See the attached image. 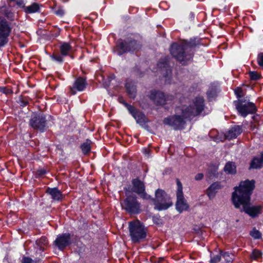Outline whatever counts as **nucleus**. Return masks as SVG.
I'll return each instance as SVG.
<instances>
[{"label": "nucleus", "instance_id": "obj_45", "mask_svg": "<svg viewBox=\"0 0 263 263\" xmlns=\"http://www.w3.org/2000/svg\"><path fill=\"white\" fill-rule=\"evenodd\" d=\"M16 4L20 7H24V1L23 0H17L16 2Z\"/></svg>", "mask_w": 263, "mask_h": 263}, {"label": "nucleus", "instance_id": "obj_8", "mask_svg": "<svg viewBox=\"0 0 263 263\" xmlns=\"http://www.w3.org/2000/svg\"><path fill=\"white\" fill-rule=\"evenodd\" d=\"M122 208L130 214H138L140 212V203L135 196L130 195L121 203Z\"/></svg>", "mask_w": 263, "mask_h": 263}, {"label": "nucleus", "instance_id": "obj_50", "mask_svg": "<svg viewBox=\"0 0 263 263\" xmlns=\"http://www.w3.org/2000/svg\"><path fill=\"white\" fill-rule=\"evenodd\" d=\"M29 124H30V125L31 126H33V120H32V119H30V123H29Z\"/></svg>", "mask_w": 263, "mask_h": 263}, {"label": "nucleus", "instance_id": "obj_4", "mask_svg": "<svg viewBox=\"0 0 263 263\" xmlns=\"http://www.w3.org/2000/svg\"><path fill=\"white\" fill-rule=\"evenodd\" d=\"M181 106L176 109V114L165 118L163 120L164 124L171 126L175 130L181 129L184 128L186 120H191L189 118H185L184 115L181 112Z\"/></svg>", "mask_w": 263, "mask_h": 263}, {"label": "nucleus", "instance_id": "obj_44", "mask_svg": "<svg viewBox=\"0 0 263 263\" xmlns=\"http://www.w3.org/2000/svg\"><path fill=\"white\" fill-rule=\"evenodd\" d=\"M26 12L32 13L33 12V5H30L26 8Z\"/></svg>", "mask_w": 263, "mask_h": 263}, {"label": "nucleus", "instance_id": "obj_14", "mask_svg": "<svg viewBox=\"0 0 263 263\" xmlns=\"http://www.w3.org/2000/svg\"><path fill=\"white\" fill-rule=\"evenodd\" d=\"M71 243V236L68 233L59 235L54 241V245L61 251L70 245Z\"/></svg>", "mask_w": 263, "mask_h": 263}, {"label": "nucleus", "instance_id": "obj_21", "mask_svg": "<svg viewBox=\"0 0 263 263\" xmlns=\"http://www.w3.org/2000/svg\"><path fill=\"white\" fill-rule=\"evenodd\" d=\"M127 92L131 98H135L136 96V87L135 83L131 80H127L125 83Z\"/></svg>", "mask_w": 263, "mask_h": 263}, {"label": "nucleus", "instance_id": "obj_24", "mask_svg": "<svg viewBox=\"0 0 263 263\" xmlns=\"http://www.w3.org/2000/svg\"><path fill=\"white\" fill-rule=\"evenodd\" d=\"M158 66L159 68H162V70L165 71V74H164L165 77H168L171 73V70L168 66L167 58L161 59L158 64Z\"/></svg>", "mask_w": 263, "mask_h": 263}, {"label": "nucleus", "instance_id": "obj_9", "mask_svg": "<svg viewBox=\"0 0 263 263\" xmlns=\"http://www.w3.org/2000/svg\"><path fill=\"white\" fill-rule=\"evenodd\" d=\"M117 46L120 49L118 54L121 55L126 52H133L138 50L141 48V45L139 42L132 38H128L123 41L119 42Z\"/></svg>", "mask_w": 263, "mask_h": 263}, {"label": "nucleus", "instance_id": "obj_30", "mask_svg": "<svg viewBox=\"0 0 263 263\" xmlns=\"http://www.w3.org/2000/svg\"><path fill=\"white\" fill-rule=\"evenodd\" d=\"M249 76L252 81H256L261 78V75L256 71H250Z\"/></svg>", "mask_w": 263, "mask_h": 263}, {"label": "nucleus", "instance_id": "obj_23", "mask_svg": "<svg viewBox=\"0 0 263 263\" xmlns=\"http://www.w3.org/2000/svg\"><path fill=\"white\" fill-rule=\"evenodd\" d=\"M46 121L45 118L43 115L39 116V117L36 118L35 120H34V128L38 129L41 132H43L46 125Z\"/></svg>", "mask_w": 263, "mask_h": 263}, {"label": "nucleus", "instance_id": "obj_7", "mask_svg": "<svg viewBox=\"0 0 263 263\" xmlns=\"http://www.w3.org/2000/svg\"><path fill=\"white\" fill-rule=\"evenodd\" d=\"M12 31L11 24L5 17L0 16V47L8 42V37Z\"/></svg>", "mask_w": 263, "mask_h": 263}, {"label": "nucleus", "instance_id": "obj_43", "mask_svg": "<svg viewBox=\"0 0 263 263\" xmlns=\"http://www.w3.org/2000/svg\"><path fill=\"white\" fill-rule=\"evenodd\" d=\"M46 173V171L44 169H41L38 171L36 173V175L39 177L45 175Z\"/></svg>", "mask_w": 263, "mask_h": 263}, {"label": "nucleus", "instance_id": "obj_6", "mask_svg": "<svg viewBox=\"0 0 263 263\" xmlns=\"http://www.w3.org/2000/svg\"><path fill=\"white\" fill-rule=\"evenodd\" d=\"M155 208L158 211L165 210L172 205V202L165 192L160 189L155 192V199L153 200Z\"/></svg>", "mask_w": 263, "mask_h": 263}, {"label": "nucleus", "instance_id": "obj_25", "mask_svg": "<svg viewBox=\"0 0 263 263\" xmlns=\"http://www.w3.org/2000/svg\"><path fill=\"white\" fill-rule=\"evenodd\" d=\"M224 171L228 174H235L236 173V167L234 163L232 162H228L226 163Z\"/></svg>", "mask_w": 263, "mask_h": 263}, {"label": "nucleus", "instance_id": "obj_41", "mask_svg": "<svg viewBox=\"0 0 263 263\" xmlns=\"http://www.w3.org/2000/svg\"><path fill=\"white\" fill-rule=\"evenodd\" d=\"M46 33V31L45 30L40 29L36 31V34L41 36H43L45 35Z\"/></svg>", "mask_w": 263, "mask_h": 263}, {"label": "nucleus", "instance_id": "obj_5", "mask_svg": "<svg viewBox=\"0 0 263 263\" xmlns=\"http://www.w3.org/2000/svg\"><path fill=\"white\" fill-rule=\"evenodd\" d=\"M129 230L131 239L134 242H140L146 236V229L139 220L129 222Z\"/></svg>", "mask_w": 263, "mask_h": 263}, {"label": "nucleus", "instance_id": "obj_17", "mask_svg": "<svg viewBox=\"0 0 263 263\" xmlns=\"http://www.w3.org/2000/svg\"><path fill=\"white\" fill-rule=\"evenodd\" d=\"M48 245V240L45 236H42L40 239H37L35 241V245L37 247V250L36 251V256L39 254V258L42 256V253L45 250Z\"/></svg>", "mask_w": 263, "mask_h": 263}, {"label": "nucleus", "instance_id": "obj_33", "mask_svg": "<svg viewBox=\"0 0 263 263\" xmlns=\"http://www.w3.org/2000/svg\"><path fill=\"white\" fill-rule=\"evenodd\" d=\"M217 167H214L213 169H209L207 174L208 179H211L212 177H215L217 175Z\"/></svg>", "mask_w": 263, "mask_h": 263}, {"label": "nucleus", "instance_id": "obj_36", "mask_svg": "<svg viewBox=\"0 0 263 263\" xmlns=\"http://www.w3.org/2000/svg\"><path fill=\"white\" fill-rule=\"evenodd\" d=\"M0 90H1V91H2V92H3L4 93H5L6 95H10L12 93V90L7 87H1Z\"/></svg>", "mask_w": 263, "mask_h": 263}, {"label": "nucleus", "instance_id": "obj_31", "mask_svg": "<svg viewBox=\"0 0 263 263\" xmlns=\"http://www.w3.org/2000/svg\"><path fill=\"white\" fill-rule=\"evenodd\" d=\"M261 257V253L260 251L258 250H254L250 255L252 259L257 260Z\"/></svg>", "mask_w": 263, "mask_h": 263}, {"label": "nucleus", "instance_id": "obj_28", "mask_svg": "<svg viewBox=\"0 0 263 263\" xmlns=\"http://www.w3.org/2000/svg\"><path fill=\"white\" fill-rule=\"evenodd\" d=\"M90 144L91 141L89 140H86V142L83 143L81 146V148L82 151L84 154H87L90 151Z\"/></svg>", "mask_w": 263, "mask_h": 263}, {"label": "nucleus", "instance_id": "obj_20", "mask_svg": "<svg viewBox=\"0 0 263 263\" xmlns=\"http://www.w3.org/2000/svg\"><path fill=\"white\" fill-rule=\"evenodd\" d=\"M46 193L50 195L52 200L54 201H61L63 198L62 192L57 187H49L47 189Z\"/></svg>", "mask_w": 263, "mask_h": 263}, {"label": "nucleus", "instance_id": "obj_38", "mask_svg": "<svg viewBox=\"0 0 263 263\" xmlns=\"http://www.w3.org/2000/svg\"><path fill=\"white\" fill-rule=\"evenodd\" d=\"M42 7V5H40L37 3H34V13L41 12L42 11L41 8Z\"/></svg>", "mask_w": 263, "mask_h": 263}, {"label": "nucleus", "instance_id": "obj_42", "mask_svg": "<svg viewBox=\"0 0 263 263\" xmlns=\"http://www.w3.org/2000/svg\"><path fill=\"white\" fill-rule=\"evenodd\" d=\"M203 176L204 175L202 173H198L195 176V179L196 180H200L203 179Z\"/></svg>", "mask_w": 263, "mask_h": 263}, {"label": "nucleus", "instance_id": "obj_18", "mask_svg": "<svg viewBox=\"0 0 263 263\" xmlns=\"http://www.w3.org/2000/svg\"><path fill=\"white\" fill-rule=\"evenodd\" d=\"M263 167V152L254 157L250 162L249 170L259 169Z\"/></svg>", "mask_w": 263, "mask_h": 263}, {"label": "nucleus", "instance_id": "obj_40", "mask_svg": "<svg viewBox=\"0 0 263 263\" xmlns=\"http://www.w3.org/2000/svg\"><path fill=\"white\" fill-rule=\"evenodd\" d=\"M32 259L28 257H24L22 263H32Z\"/></svg>", "mask_w": 263, "mask_h": 263}, {"label": "nucleus", "instance_id": "obj_47", "mask_svg": "<svg viewBox=\"0 0 263 263\" xmlns=\"http://www.w3.org/2000/svg\"><path fill=\"white\" fill-rule=\"evenodd\" d=\"M46 19L44 18V16L42 17V18L39 20V22L43 23L45 21Z\"/></svg>", "mask_w": 263, "mask_h": 263}, {"label": "nucleus", "instance_id": "obj_3", "mask_svg": "<svg viewBox=\"0 0 263 263\" xmlns=\"http://www.w3.org/2000/svg\"><path fill=\"white\" fill-rule=\"evenodd\" d=\"M205 107L204 100L202 97L198 96L193 99L191 104L189 106H181V112L185 118H189L192 120L194 117L201 114Z\"/></svg>", "mask_w": 263, "mask_h": 263}, {"label": "nucleus", "instance_id": "obj_49", "mask_svg": "<svg viewBox=\"0 0 263 263\" xmlns=\"http://www.w3.org/2000/svg\"><path fill=\"white\" fill-rule=\"evenodd\" d=\"M149 151L148 149H144V153H145L146 155H148Z\"/></svg>", "mask_w": 263, "mask_h": 263}, {"label": "nucleus", "instance_id": "obj_27", "mask_svg": "<svg viewBox=\"0 0 263 263\" xmlns=\"http://www.w3.org/2000/svg\"><path fill=\"white\" fill-rule=\"evenodd\" d=\"M220 254L225 259L226 263H232L234 259V255L229 252H223L220 250Z\"/></svg>", "mask_w": 263, "mask_h": 263}, {"label": "nucleus", "instance_id": "obj_13", "mask_svg": "<svg viewBox=\"0 0 263 263\" xmlns=\"http://www.w3.org/2000/svg\"><path fill=\"white\" fill-rule=\"evenodd\" d=\"M133 191L139 195L142 198L148 199L150 198V196L145 192V186L143 181L140 180L139 178L133 179Z\"/></svg>", "mask_w": 263, "mask_h": 263}, {"label": "nucleus", "instance_id": "obj_15", "mask_svg": "<svg viewBox=\"0 0 263 263\" xmlns=\"http://www.w3.org/2000/svg\"><path fill=\"white\" fill-rule=\"evenodd\" d=\"M149 98L152 100L156 104L159 105H163L167 103L168 100L172 99V96H166L164 93L159 91H152Z\"/></svg>", "mask_w": 263, "mask_h": 263}, {"label": "nucleus", "instance_id": "obj_11", "mask_svg": "<svg viewBox=\"0 0 263 263\" xmlns=\"http://www.w3.org/2000/svg\"><path fill=\"white\" fill-rule=\"evenodd\" d=\"M177 202L176 203V210L179 213H181L184 211H187L189 208V205L187 203L186 200L184 198L182 184L178 179H177Z\"/></svg>", "mask_w": 263, "mask_h": 263}, {"label": "nucleus", "instance_id": "obj_37", "mask_svg": "<svg viewBox=\"0 0 263 263\" xmlns=\"http://www.w3.org/2000/svg\"><path fill=\"white\" fill-rule=\"evenodd\" d=\"M52 59L59 63H62L63 61L61 55L58 54L53 55Z\"/></svg>", "mask_w": 263, "mask_h": 263}, {"label": "nucleus", "instance_id": "obj_48", "mask_svg": "<svg viewBox=\"0 0 263 263\" xmlns=\"http://www.w3.org/2000/svg\"><path fill=\"white\" fill-rule=\"evenodd\" d=\"M26 103H27L26 102H25L23 100H21V105L23 106H25L26 105Z\"/></svg>", "mask_w": 263, "mask_h": 263}, {"label": "nucleus", "instance_id": "obj_2", "mask_svg": "<svg viewBox=\"0 0 263 263\" xmlns=\"http://www.w3.org/2000/svg\"><path fill=\"white\" fill-rule=\"evenodd\" d=\"M197 44L195 39L189 41L184 40L180 43H174L170 47V52L173 57L182 64L192 58L193 54L190 53L192 48Z\"/></svg>", "mask_w": 263, "mask_h": 263}, {"label": "nucleus", "instance_id": "obj_19", "mask_svg": "<svg viewBox=\"0 0 263 263\" xmlns=\"http://www.w3.org/2000/svg\"><path fill=\"white\" fill-rule=\"evenodd\" d=\"M242 132V127L239 125H235L232 127L228 132L225 134L226 139L231 140L233 138H236Z\"/></svg>", "mask_w": 263, "mask_h": 263}, {"label": "nucleus", "instance_id": "obj_22", "mask_svg": "<svg viewBox=\"0 0 263 263\" xmlns=\"http://www.w3.org/2000/svg\"><path fill=\"white\" fill-rule=\"evenodd\" d=\"M221 187L220 183L219 182H215L212 183L207 189L206 194L210 199L213 198L217 191Z\"/></svg>", "mask_w": 263, "mask_h": 263}, {"label": "nucleus", "instance_id": "obj_32", "mask_svg": "<svg viewBox=\"0 0 263 263\" xmlns=\"http://www.w3.org/2000/svg\"><path fill=\"white\" fill-rule=\"evenodd\" d=\"M250 235L255 239H259L261 236V233L256 229H253L250 232Z\"/></svg>", "mask_w": 263, "mask_h": 263}, {"label": "nucleus", "instance_id": "obj_26", "mask_svg": "<svg viewBox=\"0 0 263 263\" xmlns=\"http://www.w3.org/2000/svg\"><path fill=\"white\" fill-rule=\"evenodd\" d=\"M71 50V46L68 43H63L60 47L61 53L63 56L69 54Z\"/></svg>", "mask_w": 263, "mask_h": 263}, {"label": "nucleus", "instance_id": "obj_35", "mask_svg": "<svg viewBox=\"0 0 263 263\" xmlns=\"http://www.w3.org/2000/svg\"><path fill=\"white\" fill-rule=\"evenodd\" d=\"M257 62L260 67H263V52L259 53L257 58Z\"/></svg>", "mask_w": 263, "mask_h": 263}, {"label": "nucleus", "instance_id": "obj_10", "mask_svg": "<svg viewBox=\"0 0 263 263\" xmlns=\"http://www.w3.org/2000/svg\"><path fill=\"white\" fill-rule=\"evenodd\" d=\"M121 102L126 107L129 113L136 120L137 123L145 129L148 128L147 124L148 120L144 114L135 109L133 106L126 103L124 101H121Z\"/></svg>", "mask_w": 263, "mask_h": 263}, {"label": "nucleus", "instance_id": "obj_46", "mask_svg": "<svg viewBox=\"0 0 263 263\" xmlns=\"http://www.w3.org/2000/svg\"><path fill=\"white\" fill-rule=\"evenodd\" d=\"M237 97L238 98H240V93L241 92V90L240 89H238L237 91H235Z\"/></svg>", "mask_w": 263, "mask_h": 263}, {"label": "nucleus", "instance_id": "obj_34", "mask_svg": "<svg viewBox=\"0 0 263 263\" xmlns=\"http://www.w3.org/2000/svg\"><path fill=\"white\" fill-rule=\"evenodd\" d=\"M221 259V255H213L212 254H211V259H210V262L211 263H217L220 261Z\"/></svg>", "mask_w": 263, "mask_h": 263}, {"label": "nucleus", "instance_id": "obj_12", "mask_svg": "<svg viewBox=\"0 0 263 263\" xmlns=\"http://www.w3.org/2000/svg\"><path fill=\"white\" fill-rule=\"evenodd\" d=\"M235 105L238 112L243 117H246L248 114L254 113L256 110L254 104L249 101L239 100Z\"/></svg>", "mask_w": 263, "mask_h": 263}, {"label": "nucleus", "instance_id": "obj_29", "mask_svg": "<svg viewBox=\"0 0 263 263\" xmlns=\"http://www.w3.org/2000/svg\"><path fill=\"white\" fill-rule=\"evenodd\" d=\"M217 92L216 88H210L206 92L208 99L211 101L214 99L217 96Z\"/></svg>", "mask_w": 263, "mask_h": 263}, {"label": "nucleus", "instance_id": "obj_16", "mask_svg": "<svg viewBox=\"0 0 263 263\" xmlns=\"http://www.w3.org/2000/svg\"><path fill=\"white\" fill-rule=\"evenodd\" d=\"M86 80L82 77L77 78L72 86L70 87V92L71 95H75L77 91H82L86 87Z\"/></svg>", "mask_w": 263, "mask_h": 263}, {"label": "nucleus", "instance_id": "obj_1", "mask_svg": "<svg viewBox=\"0 0 263 263\" xmlns=\"http://www.w3.org/2000/svg\"><path fill=\"white\" fill-rule=\"evenodd\" d=\"M253 180L241 182L239 186L235 187L232 195V201L236 209L245 212L251 217L257 216L261 212L262 206L260 205H250V196L254 188Z\"/></svg>", "mask_w": 263, "mask_h": 263}, {"label": "nucleus", "instance_id": "obj_39", "mask_svg": "<svg viewBox=\"0 0 263 263\" xmlns=\"http://www.w3.org/2000/svg\"><path fill=\"white\" fill-rule=\"evenodd\" d=\"M54 13L57 15L62 16L64 14V11L62 8H59L54 11Z\"/></svg>", "mask_w": 263, "mask_h": 263}]
</instances>
